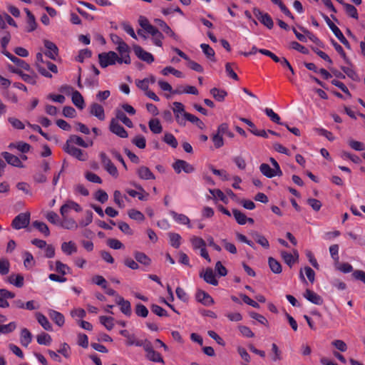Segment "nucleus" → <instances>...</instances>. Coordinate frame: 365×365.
I'll return each mask as SVG.
<instances>
[{
  "label": "nucleus",
  "instance_id": "obj_7",
  "mask_svg": "<svg viewBox=\"0 0 365 365\" xmlns=\"http://www.w3.org/2000/svg\"><path fill=\"white\" fill-rule=\"evenodd\" d=\"M173 168L177 173L183 170L185 173L194 172L195 168L187 162L183 160H177L173 164Z\"/></svg>",
  "mask_w": 365,
  "mask_h": 365
},
{
  "label": "nucleus",
  "instance_id": "obj_15",
  "mask_svg": "<svg viewBox=\"0 0 365 365\" xmlns=\"http://www.w3.org/2000/svg\"><path fill=\"white\" fill-rule=\"evenodd\" d=\"M196 299L197 300V302L202 303L205 306H210L214 303V300L211 297V296L208 293L202 290H198L197 292Z\"/></svg>",
  "mask_w": 365,
  "mask_h": 365
},
{
  "label": "nucleus",
  "instance_id": "obj_2",
  "mask_svg": "<svg viewBox=\"0 0 365 365\" xmlns=\"http://www.w3.org/2000/svg\"><path fill=\"white\" fill-rule=\"evenodd\" d=\"M30 222V213L22 212L19 214L13 220L11 226L16 230H20L21 228L26 227Z\"/></svg>",
  "mask_w": 365,
  "mask_h": 365
},
{
  "label": "nucleus",
  "instance_id": "obj_38",
  "mask_svg": "<svg viewBox=\"0 0 365 365\" xmlns=\"http://www.w3.org/2000/svg\"><path fill=\"white\" fill-rule=\"evenodd\" d=\"M210 93L212 97L218 101H222L227 95L225 91L218 89L217 88H212L210 90Z\"/></svg>",
  "mask_w": 365,
  "mask_h": 365
},
{
  "label": "nucleus",
  "instance_id": "obj_17",
  "mask_svg": "<svg viewBox=\"0 0 365 365\" xmlns=\"http://www.w3.org/2000/svg\"><path fill=\"white\" fill-rule=\"evenodd\" d=\"M200 277H202L208 284L212 285H217L218 284L217 280L215 279L214 272L211 268H207L204 273L201 272L200 274Z\"/></svg>",
  "mask_w": 365,
  "mask_h": 365
},
{
  "label": "nucleus",
  "instance_id": "obj_63",
  "mask_svg": "<svg viewBox=\"0 0 365 365\" xmlns=\"http://www.w3.org/2000/svg\"><path fill=\"white\" fill-rule=\"evenodd\" d=\"M47 220L53 225H60L58 215L53 211L48 212L46 216Z\"/></svg>",
  "mask_w": 365,
  "mask_h": 365
},
{
  "label": "nucleus",
  "instance_id": "obj_6",
  "mask_svg": "<svg viewBox=\"0 0 365 365\" xmlns=\"http://www.w3.org/2000/svg\"><path fill=\"white\" fill-rule=\"evenodd\" d=\"M133 48L136 56L140 60L145 61L148 63H151L154 61L153 56L145 51L142 47L138 45H133Z\"/></svg>",
  "mask_w": 365,
  "mask_h": 365
},
{
  "label": "nucleus",
  "instance_id": "obj_22",
  "mask_svg": "<svg viewBox=\"0 0 365 365\" xmlns=\"http://www.w3.org/2000/svg\"><path fill=\"white\" fill-rule=\"evenodd\" d=\"M36 318L38 322L42 326V327L47 331L52 330V326L48 322V319L41 313L36 312L35 314Z\"/></svg>",
  "mask_w": 365,
  "mask_h": 365
},
{
  "label": "nucleus",
  "instance_id": "obj_9",
  "mask_svg": "<svg viewBox=\"0 0 365 365\" xmlns=\"http://www.w3.org/2000/svg\"><path fill=\"white\" fill-rule=\"evenodd\" d=\"M110 130L112 133L118 135L120 138H127L128 133L124 128L120 125L119 119L118 118H112L110 124Z\"/></svg>",
  "mask_w": 365,
  "mask_h": 365
},
{
  "label": "nucleus",
  "instance_id": "obj_16",
  "mask_svg": "<svg viewBox=\"0 0 365 365\" xmlns=\"http://www.w3.org/2000/svg\"><path fill=\"white\" fill-rule=\"evenodd\" d=\"M281 256L284 262L290 267L293 266L299 257V254L297 250H294V254L288 253L285 251L281 252Z\"/></svg>",
  "mask_w": 365,
  "mask_h": 365
},
{
  "label": "nucleus",
  "instance_id": "obj_50",
  "mask_svg": "<svg viewBox=\"0 0 365 365\" xmlns=\"http://www.w3.org/2000/svg\"><path fill=\"white\" fill-rule=\"evenodd\" d=\"M37 342L39 344H43V345H49L51 342V337L49 334L46 333H41V334H38L36 337Z\"/></svg>",
  "mask_w": 365,
  "mask_h": 365
},
{
  "label": "nucleus",
  "instance_id": "obj_5",
  "mask_svg": "<svg viewBox=\"0 0 365 365\" xmlns=\"http://www.w3.org/2000/svg\"><path fill=\"white\" fill-rule=\"evenodd\" d=\"M100 158L106 171L112 176L115 178L118 177V170L106 154L105 153H101Z\"/></svg>",
  "mask_w": 365,
  "mask_h": 365
},
{
  "label": "nucleus",
  "instance_id": "obj_44",
  "mask_svg": "<svg viewBox=\"0 0 365 365\" xmlns=\"http://www.w3.org/2000/svg\"><path fill=\"white\" fill-rule=\"evenodd\" d=\"M163 141L173 148H176L178 145L175 137L172 133H169L165 134Z\"/></svg>",
  "mask_w": 365,
  "mask_h": 365
},
{
  "label": "nucleus",
  "instance_id": "obj_30",
  "mask_svg": "<svg viewBox=\"0 0 365 365\" xmlns=\"http://www.w3.org/2000/svg\"><path fill=\"white\" fill-rule=\"evenodd\" d=\"M174 94H180V93H189L192 95H197L198 91L197 89L192 86H187L185 87H179L177 90L173 91Z\"/></svg>",
  "mask_w": 365,
  "mask_h": 365
},
{
  "label": "nucleus",
  "instance_id": "obj_31",
  "mask_svg": "<svg viewBox=\"0 0 365 365\" xmlns=\"http://www.w3.org/2000/svg\"><path fill=\"white\" fill-rule=\"evenodd\" d=\"M150 130L155 134L160 133L163 130L162 125L157 118H152L148 123Z\"/></svg>",
  "mask_w": 365,
  "mask_h": 365
},
{
  "label": "nucleus",
  "instance_id": "obj_58",
  "mask_svg": "<svg viewBox=\"0 0 365 365\" xmlns=\"http://www.w3.org/2000/svg\"><path fill=\"white\" fill-rule=\"evenodd\" d=\"M290 48L298 51L299 52L303 53V54H308L309 50L304 46L301 45L297 41H292L290 43Z\"/></svg>",
  "mask_w": 365,
  "mask_h": 365
},
{
  "label": "nucleus",
  "instance_id": "obj_54",
  "mask_svg": "<svg viewBox=\"0 0 365 365\" xmlns=\"http://www.w3.org/2000/svg\"><path fill=\"white\" fill-rule=\"evenodd\" d=\"M132 143L140 149H143L146 146V140L143 135H137L132 140Z\"/></svg>",
  "mask_w": 365,
  "mask_h": 365
},
{
  "label": "nucleus",
  "instance_id": "obj_1",
  "mask_svg": "<svg viewBox=\"0 0 365 365\" xmlns=\"http://www.w3.org/2000/svg\"><path fill=\"white\" fill-rule=\"evenodd\" d=\"M118 56L114 51L104 52L98 54L100 66L106 68L108 66L114 65L118 62Z\"/></svg>",
  "mask_w": 365,
  "mask_h": 365
},
{
  "label": "nucleus",
  "instance_id": "obj_34",
  "mask_svg": "<svg viewBox=\"0 0 365 365\" xmlns=\"http://www.w3.org/2000/svg\"><path fill=\"white\" fill-rule=\"evenodd\" d=\"M134 257L137 262L144 265H150L151 262V259L143 252H135Z\"/></svg>",
  "mask_w": 365,
  "mask_h": 365
},
{
  "label": "nucleus",
  "instance_id": "obj_13",
  "mask_svg": "<svg viewBox=\"0 0 365 365\" xmlns=\"http://www.w3.org/2000/svg\"><path fill=\"white\" fill-rule=\"evenodd\" d=\"M45 61L43 59V54L38 53L36 54V66L38 71L43 76L46 78H51L52 75L48 71L44 66Z\"/></svg>",
  "mask_w": 365,
  "mask_h": 365
},
{
  "label": "nucleus",
  "instance_id": "obj_46",
  "mask_svg": "<svg viewBox=\"0 0 365 365\" xmlns=\"http://www.w3.org/2000/svg\"><path fill=\"white\" fill-rule=\"evenodd\" d=\"M253 237H254L255 241L257 244L261 245L264 249L268 250L269 248V242L265 237H264L259 234H255Z\"/></svg>",
  "mask_w": 365,
  "mask_h": 365
},
{
  "label": "nucleus",
  "instance_id": "obj_4",
  "mask_svg": "<svg viewBox=\"0 0 365 365\" xmlns=\"http://www.w3.org/2000/svg\"><path fill=\"white\" fill-rule=\"evenodd\" d=\"M63 149L66 153L81 161H86L88 158L86 153H85L82 150L76 148L73 145L66 143Z\"/></svg>",
  "mask_w": 365,
  "mask_h": 365
},
{
  "label": "nucleus",
  "instance_id": "obj_21",
  "mask_svg": "<svg viewBox=\"0 0 365 365\" xmlns=\"http://www.w3.org/2000/svg\"><path fill=\"white\" fill-rule=\"evenodd\" d=\"M25 12L27 16V25H28L26 31L28 32H31V31H34L37 27V24L36 22L35 16L28 9H25Z\"/></svg>",
  "mask_w": 365,
  "mask_h": 365
},
{
  "label": "nucleus",
  "instance_id": "obj_35",
  "mask_svg": "<svg viewBox=\"0 0 365 365\" xmlns=\"http://www.w3.org/2000/svg\"><path fill=\"white\" fill-rule=\"evenodd\" d=\"M342 5L344 7L346 14L349 16H350L353 19H358L359 14H358L357 9H356L355 6H354L353 5H351L350 4H347V3H344Z\"/></svg>",
  "mask_w": 365,
  "mask_h": 365
},
{
  "label": "nucleus",
  "instance_id": "obj_39",
  "mask_svg": "<svg viewBox=\"0 0 365 365\" xmlns=\"http://www.w3.org/2000/svg\"><path fill=\"white\" fill-rule=\"evenodd\" d=\"M33 226L45 236L47 237L50 235L49 229L46 223L36 220L33 222Z\"/></svg>",
  "mask_w": 365,
  "mask_h": 365
},
{
  "label": "nucleus",
  "instance_id": "obj_60",
  "mask_svg": "<svg viewBox=\"0 0 365 365\" xmlns=\"http://www.w3.org/2000/svg\"><path fill=\"white\" fill-rule=\"evenodd\" d=\"M93 221V212L91 210H87L86 212V217L85 219L81 220L79 222V226L81 227H86L91 224Z\"/></svg>",
  "mask_w": 365,
  "mask_h": 365
},
{
  "label": "nucleus",
  "instance_id": "obj_53",
  "mask_svg": "<svg viewBox=\"0 0 365 365\" xmlns=\"http://www.w3.org/2000/svg\"><path fill=\"white\" fill-rule=\"evenodd\" d=\"M332 45L334 46V48H335V50L340 54V56L343 58V59L344 60V61L348 63V64H350V61L349 59L347 58L346 55V53L344 52L343 48L341 47V45H339L336 41H335L334 40H332Z\"/></svg>",
  "mask_w": 365,
  "mask_h": 365
},
{
  "label": "nucleus",
  "instance_id": "obj_49",
  "mask_svg": "<svg viewBox=\"0 0 365 365\" xmlns=\"http://www.w3.org/2000/svg\"><path fill=\"white\" fill-rule=\"evenodd\" d=\"M128 200L126 196H123L121 192L119 190H115L113 193V200L115 204L120 208H123L125 207V204L123 198Z\"/></svg>",
  "mask_w": 365,
  "mask_h": 365
},
{
  "label": "nucleus",
  "instance_id": "obj_37",
  "mask_svg": "<svg viewBox=\"0 0 365 365\" xmlns=\"http://www.w3.org/2000/svg\"><path fill=\"white\" fill-rule=\"evenodd\" d=\"M268 263L272 272L275 274H279L282 272V266L277 260L273 257H269Z\"/></svg>",
  "mask_w": 365,
  "mask_h": 365
},
{
  "label": "nucleus",
  "instance_id": "obj_36",
  "mask_svg": "<svg viewBox=\"0 0 365 365\" xmlns=\"http://www.w3.org/2000/svg\"><path fill=\"white\" fill-rule=\"evenodd\" d=\"M232 212H233V215H234V217H235L236 221L240 225H245L247 221L251 222V218H247L245 216V215L244 213H242V212H240V210L234 209L232 210Z\"/></svg>",
  "mask_w": 365,
  "mask_h": 365
},
{
  "label": "nucleus",
  "instance_id": "obj_56",
  "mask_svg": "<svg viewBox=\"0 0 365 365\" xmlns=\"http://www.w3.org/2000/svg\"><path fill=\"white\" fill-rule=\"evenodd\" d=\"M272 351L273 352L272 360L274 362L281 361L282 359V351L279 349L276 344H272Z\"/></svg>",
  "mask_w": 365,
  "mask_h": 365
},
{
  "label": "nucleus",
  "instance_id": "obj_61",
  "mask_svg": "<svg viewBox=\"0 0 365 365\" xmlns=\"http://www.w3.org/2000/svg\"><path fill=\"white\" fill-rule=\"evenodd\" d=\"M10 264L7 259H2L0 260V274L6 275L9 272Z\"/></svg>",
  "mask_w": 365,
  "mask_h": 365
},
{
  "label": "nucleus",
  "instance_id": "obj_12",
  "mask_svg": "<svg viewBox=\"0 0 365 365\" xmlns=\"http://www.w3.org/2000/svg\"><path fill=\"white\" fill-rule=\"evenodd\" d=\"M43 43L47 49L45 52L46 56L51 59L56 60L58 54V48L56 45L48 40H44Z\"/></svg>",
  "mask_w": 365,
  "mask_h": 365
},
{
  "label": "nucleus",
  "instance_id": "obj_23",
  "mask_svg": "<svg viewBox=\"0 0 365 365\" xmlns=\"http://www.w3.org/2000/svg\"><path fill=\"white\" fill-rule=\"evenodd\" d=\"M257 52H259L262 54H264L267 56H269L276 63H279L280 61L281 58H279L278 56H277L274 53L271 52L270 51L264 49V48L258 49L255 46H252V55L256 54Z\"/></svg>",
  "mask_w": 365,
  "mask_h": 365
},
{
  "label": "nucleus",
  "instance_id": "obj_10",
  "mask_svg": "<svg viewBox=\"0 0 365 365\" xmlns=\"http://www.w3.org/2000/svg\"><path fill=\"white\" fill-rule=\"evenodd\" d=\"M115 302L118 306H120L122 313L128 317L131 315V306L129 301L125 300L121 296L118 295Z\"/></svg>",
  "mask_w": 365,
  "mask_h": 365
},
{
  "label": "nucleus",
  "instance_id": "obj_45",
  "mask_svg": "<svg viewBox=\"0 0 365 365\" xmlns=\"http://www.w3.org/2000/svg\"><path fill=\"white\" fill-rule=\"evenodd\" d=\"M113 321L114 319L111 317H100V322L109 331L114 327Z\"/></svg>",
  "mask_w": 365,
  "mask_h": 365
},
{
  "label": "nucleus",
  "instance_id": "obj_3",
  "mask_svg": "<svg viewBox=\"0 0 365 365\" xmlns=\"http://www.w3.org/2000/svg\"><path fill=\"white\" fill-rule=\"evenodd\" d=\"M253 13L257 19L264 26H266L269 29L273 28L274 22L269 14L264 13L261 11L259 9H254Z\"/></svg>",
  "mask_w": 365,
  "mask_h": 365
},
{
  "label": "nucleus",
  "instance_id": "obj_26",
  "mask_svg": "<svg viewBox=\"0 0 365 365\" xmlns=\"http://www.w3.org/2000/svg\"><path fill=\"white\" fill-rule=\"evenodd\" d=\"M32 340V334L26 328H24L21 331V344L26 347Z\"/></svg>",
  "mask_w": 365,
  "mask_h": 365
},
{
  "label": "nucleus",
  "instance_id": "obj_32",
  "mask_svg": "<svg viewBox=\"0 0 365 365\" xmlns=\"http://www.w3.org/2000/svg\"><path fill=\"white\" fill-rule=\"evenodd\" d=\"M323 18L337 38L343 34L341 30L330 20V19L327 15L324 14Z\"/></svg>",
  "mask_w": 365,
  "mask_h": 365
},
{
  "label": "nucleus",
  "instance_id": "obj_11",
  "mask_svg": "<svg viewBox=\"0 0 365 365\" xmlns=\"http://www.w3.org/2000/svg\"><path fill=\"white\" fill-rule=\"evenodd\" d=\"M303 297L307 300L316 305H322L324 302V300L321 296L309 289L305 290L303 294Z\"/></svg>",
  "mask_w": 365,
  "mask_h": 365
},
{
  "label": "nucleus",
  "instance_id": "obj_24",
  "mask_svg": "<svg viewBox=\"0 0 365 365\" xmlns=\"http://www.w3.org/2000/svg\"><path fill=\"white\" fill-rule=\"evenodd\" d=\"M259 170L264 175L269 178L278 176L277 171H275L268 164L262 163L259 167Z\"/></svg>",
  "mask_w": 365,
  "mask_h": 365
},
{
  "label": "nucleus",
  "instance_id": "obj_18",
  "mask_svg": "<svg viewBox=\"0 0 365 365\" xmlns=\"http://www.w3.org/2000/svg\"><path fill=\"white\" fill-rule=\"evenodd\" d=\"M137 173L139 178L143 180H154L155 178L154 174L146 166L140 167L137 170Z\"/></svg>",
  "mask_w": 365,
  "mask_h": 365
},
{
  "label": "nucleus",
  "instance_id": "obj_62",
  "mask_svg": "<svg viewBox=\"0 0 365 365\" xmlns=\"http://www.w3.org/2000/svg\"><path fill=\"white\" fill-rule=\"evenodd\" d=\"M118 228L122 232L128 235H133V231L130 227L129 225L124 222H119L118 223Z\"/></svg>",
  "mask_w": 365,
  "mask_h": 365
},
{
  "label": "nucleus",
  "instance_id": "obj_41",
  "mask_svg": "<svg viewBox=\"0 0 365 365\" xmlns=\"http://www.w3.org/2000/svg\"><path fill=\"white\" fill-rule=\"evenodd\" d=\"M171 215L175 221L183 225H188V227H191L190 225V219L186 215L183 214H178L174 211L171 212Z\"/></svg>",
  "mask_w": 365,
  "mask_h": 365
},
{
  "label": "nucleus",
  "instance_id": "obj_29",
  "mask_svg": "<svg viewBox=\"0 0 365 365\" xmlns=\"http://www.w3.org/2000/svg\"><path fill=\"white\" fill-rule=\"evenodd\" d=\"M7 280L16 287L20 288L24 286V277L21 274H11Z\"/></svg>",
  "mask_w": 365,
  "mask_h": 365
},
{
  "label": "nucleus",
  "instance_id": "obj_57",
  "mask_svg": "<svg viewBox=\"0 0 365 365\" xmlns=\"http://www.w3.org/2000/svg\"><path fill=\"white\" fill-rule=\"evenodd\" d=\"M252 319L255 320L258 324L269 327V322L265 317L257 313L252 312Z\"/></svg>",
  "mask_w": 365,
  "mask_h": 365
},
{
  "label": "nucleus",
  "instance_id": "obj_48",
  "mask_svg": "<svg viewBox=\"0 0 365 365\" xmlns=\"http://www.w3.org/2000/svg\"><path fill=\"white\" fill-rule=\"evenodd\" d=\"M168 236L170 238L171 246H173L175 248H178L180 245V235L177 233L170 232L168 233Z\"/></svg>",
  "mask_w": 365,
  "mask_h": 365
},
{
  "label": "nucleus",
  "instance_id": "obj_8",
  "mask_svg": "<svg viewBox=\"0 0 365 365\" xmlns=\"http://www.w3.org/2000/svg\"><path fill=\"white\" fill-rule=\"evenodd\" d=\"M145 31L152 36V41L155 46L159 47L163 46L162 40L164 36L156 27L151 24Z\"/></svg>",
  "mask_w": 365,
  "mask_h": 365
},
{
  "label": "nucleus",
  "instance_id": "obj_27",
  "mask_svg": "<svg viewBox=\"0 0 365 365\" xmlns=\"http://www.w3.org/2000/svg\"><path fill=\"white\" fill-rule=\"evenodd\" d=\"M60 225L61 227L67 230L77 229L78 225L73 218L63 217L61 221Z\"/></svg>",
  "mask_w": 365,
  "mask_h": 365
},
{
  "label": "nucleus",
  "instance_id": "obj_28",
  "mask_svg": "<svg viewBox=\"0 0 365 365\" xmlns=\"http://www.w3.org/2000/svg\"><path fill=\"white\" fill-rule=\"evenodd\" d=\"M61 250L66 255H71V254L76 252L77 247L76 244L73 241H69L68 242L62 243Z\"/></svg>",
  "mask_w": 365,
  "mask_h": 365
},
{
  "label": "nucleus",
  "instance_id": "obj_43",
  "mask_svg": "<svg viewBox=\"0 0 365 365\" xmlns=\"http://www.w3.org/2000/svg\"><path fill=\"white\" fill-rule=\"evenodd\" d=\"M135 312L138 317L143 318H145L146 317H148L149 313L147 307L140 303H138L135 305Z\"/></svg>",
  "mask_w": 365,
  "mask_h": 365
},
{
  "label": "nucleus",
  "instance_id": "obj_51",
  "mask_svg": "<svg viewBox=\"0 0 365 365\" xmlns=\"http://www.w3.org/2000/svg\"><path fill=\"white\" fill-rule=\"evenodd\" d=\"M146 357L150 361L164 364V360H163V357L161 356V355L158 352L155 351V350L147 354Z\"/></svg>",
  "mask_w": 365,
  "mask_h": 365
},
{
  "label": "nucleus",
  "instance_id": "obj_55",
  "mask_svg": "<svg viewBox=\"0 0 365 365\" xmlns=\"http://www.w3.org/2000/svg\"><path fill=\"white\" fill-rule=\"evenodd\" d=\"M150 309L152 312H153L155 314L158 315V317H168V312L165 309H164L163 307H160L157 304H152Z\"/></svg>",
  "mask_w": 365,
  "mask_h": 365
},
{
  "label": "nucleus",
  "instance_id": "obj_42",
  "mask_svg": "<svg viewBox=\"0 0 365 365\" xmlns=\"http://www.w3.org/2000/svg\"><path fill=\"white\" fill-rule=\"evenodd\" d=\"M200 47L207 58L210 59L212 61H215V51L212 49V48H211L208 44L206 43H202L200 45Z\"/></svg>",
  "mask_w": 365,
  "mask_h": 365
},
{
  "label": "nucleus",
  "instance_id": "obj_40",
  "mask_svg": "<svg viewBox=\"0 0 365 365\" xmlns=\"http://www.w3.org/2000/svg\"><path fill=\"white\" fill-rule=\"evenodd\" d=\"M341 69L351 80H353L354 81H359V75L351 67H349V66H341Z\"/></svg>",
  "mask_w": 365,
  "mask_h": 365
},
{
  "label": "nucleus",
  "instance_id": "obj_14",
  "mask_svg": "<svg viewBox=\"0 0 365 365\" xmlns=\"http://www.w3.org/2000/svg\"><path fill=\"white\" fill-rule=\"evenodd\" d=\"M1 155L8 164L18 168L24 167L20 158L17 156L8 152H3Z\"/></svg>",
  "mask_w": 365,
  "mask_h": 365
},
{
  "label": "nucleus",
  "instance_id": "obj_47",
  "mask_svg": "<svg viewBox=\"0 0 365 365\" xmlns=\"http://www.w3.org/2000/svg\"><path fill=\"white\" fill-rule=\"evenodd\" d=\"M190 242L192 243L193 248L195 250H197V249L201 250V249H202V247H205V246H206L205 240L202 238L199 237H195V236L192 237L190 239Z\"/></svg>",
  "mask_w": 365,
  "mask_h": 365
},
{
  "label": "nucleus",
  "instance_id": "obj_19",
  "mask_svg": "<svg viewBox=\"0 0 365 365\" xmlns=\"http://www.w3.org/2000/svg\"><path fill=\"white\" fill-rule=\"evenodd\" d=\"M66 143L73 145H78L83 148H88L89 146V144L86 143L81 137L76 135L70 136V138L67 140ZM92 144L93 142H91L90 145H91Z\"/></svg>",
  "mask_w": 365,
  "mask_h": 365
},
{
  "label": "nucleus",
  "instance_id": "obj_25",
  "mask_svg": "<svg viewBox=\"0 0 365 365\" xmlns=\"http://www.w3.org/2000/svg\"><path fill=\"white\" fill-rule=\"evenodd\" d=\"M7 58H9L12 62H14L19 68H23L26 71H30V69H31L30 66L24 60H22L12 54L7 55Z\"/></svg>",
  "mask_w": 365,
  "mask_h": 365
},
{
  "label": "nucleus",
  "instance_id": "obj_59",
  "mask_svg": "<svg viewBox=\"0 0 365 365\" xmlns=\"http://www.w3.org/2000/svg\"><path fill=\"white\" fill-rule=\"evenodd\" d=\"M16 327L15 322H10L8 324L0 325V332L3 334H9L12 332Z\"/></svg>",
  "mask_w": 365,
  "mask_h": 365
},
{
  "label": "nucleus",
  "instance_id": "obj_64",
  "mask_svg": "<svg viewBox=\"0 0 365 365\" xmlns=\"http://www.w3.org/2000/svg\"><path fill=\"white\" fill-rule=\"evenodd\" d=\"M91 54L92 53L89 49H82L80 51L79 54L76 57V60L82 63L83 62L84 59L90 58L91 56Z\"/></svg>",
  "mask_w": 365,
  "mask_h": 365
},
{
  "label": "nucleus",
  "instance_id": "obj_33",
  "mask_svg": "<svg viewBox=\"0 0 365 365\" xmlns=\"http://www.w3.org/2000/svg\"><path fill=\"white\" fill-rule=\"evenodd\" d=\"M72 101L74 103V105L79 108L82 109L84 106L83 98L78 91H73Z\"/></svg>",
  "mask_w": 365,
  "mask_h": 365
},
{
  "label": "nucleus",
  "instance_id": "obj_52",
  "mask_svg": "<svg viewBox=\"0 0 365 365\" xmlns=\"http://www.w3.org/2000/svg\"><path fill=\"white\" fill-rule=\"evenodd\" d=\"M128 216L133 220L138 221H143L145 220L144 215L141 212L136 210L135 209H131L128 210Z\"/></svg>",
  "mask_w": 365,
  "mask_h": 365
},
{
  "label": "nucleus",
  "instance_id": "obj_20",
  "mask_svg": "<svg viewBox=\"0 0 365 365\" xmlns=\"http://www.w3.org/2000/svg\"><path fill=\"white\" fill-rule=\"evenodd\" d=\"M48 315L51 319L59 327H62L64 324L65 319L63 315L55 310L50 309L48 311Z\"/></svg>",
  "mask_w": 365,
  "mask_h": 365
}]
</instances>
